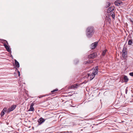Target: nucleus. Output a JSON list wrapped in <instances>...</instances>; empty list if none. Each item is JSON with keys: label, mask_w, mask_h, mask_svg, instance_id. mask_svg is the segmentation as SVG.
<instances>
[{"label": "nucleus", "mask_w": 133, "mask_h": 133, "mask_svg": "<svg viewBox=\"0 0 133 133\" xmlns=\"http://www.w3.org/2000/svg\"><path fill=\"white\" fill-rule=\"evenodd\" d=\"M95 32V30L94 27L90 26L88 27L86 29V35L87 37L91 38Z\"/></svg>", "instance_id": "1"}, {"label": "nucleus", "mask_w": 133, "mask_h": 133, "mask_svg": "<svg viewBox=\"0 0 133 133\" xmlns=\"http://www.w3.org/2000/svg\"><path fill=\"white\" fill-rule=\"evenodd\" d=\"M98 66H96L91 75H90L89 74H88V77H89L90 76V80H92L95 77V75L97 74L98 71Z\"/></svg>", "instance_id": "2"}, {"label": "nucleus", "mask_w": 133, "mask_h": 133, "mask_svg": "<svg viewBox=\"0 0 133 133\" xmlns=\"http://www.w3.org/2000/svg\"><path fill=\"white\" fill-rule=\"evenodd\" d=\"M122 56L124 59H126L127 58V52L125 48H123L122 50Z\"/></svg>", "instance_id": "3"}, {"label": "nucleus", "mask_w": 133, "mask_h": 133, "mask_svg": "<svg viewBox=\"0 0 133 133\" xmlns=\"http://www.w3.org/2000/svg\"><path fill=\"white\" fill-rule=\"evenodd\" d=\"M16 105H12L8 109V111L9 112L12 111H13L16 107Z\"/></svg>", "instance_id": "4"}, {"label": "nucleus", "mask_w": 133, "mask_h": 133, "mask_svg": "<svg viewBox=\"0 0 133 133\" xmlns=\"http://www.w3.org/2000/svg\"><path fill=\"white\" fill-rule=\"evenodd\" d=\"M97 56V55L96 53H95L89 55L88 56V58H93L96 57Z\"/></svg>", "instance_id": "5"}, {"label": "nucleus", "mask_w": 133, "mask_h": 133, "mask_svg": "<svg viewBox=\"0 0 133 133\" xmlns=\"http://www.w3.org/2000/svg\"><path fill=\"white\" fill-rule=\"evenodd\" d=\"M97 44L98 42H97L92 43L90 46V48L92 49H94L97 46Z\"/></svg>", "instance_id": "6"}, {"label": "nucleus", "mask_w": 133, "mask_h": 133, "mask_svg": "<svg viewBox=\"0 0 133 133\" xmlns=\"http://www.w3.org/2000/svg\"><path fill=\"white\" fill-rule=\"evenodd\" d=\"M45 119L42 118H40L38 120V122L39 123V125H40L42 123L44 122L45 121Z\"/></svg>", "instance_id": "7"}, {"label": "nucleus", "mask_w": 133, "mask_h": 133, "mask_svg": "<svg viewBox=\"0 0 133 133\" xmlns=\"http://www.w3.org/2000/svg\"><path fill=\"white\" fill-rule=\"evenodd\" d=\"M114 6H111L108 8L107 10V12L108 13H110L112 12V11L114 10Z\"/></svg>", "instance_id": "8"}, {"label": "nucleus", "mask_w": 133, "mask_h": 133, "mask_svg": "<svg viewBox=\"0 0 133 133\" xmlns=\"http://www.w3.org/2000/svg\"><path fill=\"white\" fill-rule=\"evenodd\" d=\"M115 4L116 6H118L119 5L123 4V3L120 1H117L115 2Z\"/></svg>", "instance_id": "9"}, {"label": "nucleus", "mask_w": 133, "mask_h": 133, "mask_svg": "<svg viewBox=\"0 0 133 133\" xmlns=\"http://www.w3.org/2000/svg\"><path fill=\"white\" fill-rule=\"evenodd\" d=\"M4 46L5 48V49H6V50L8 52H10V50L9 48V47L7 45H6L5 43H4Z\"/></svg>", "instance_id": "10"}, {"label": "nucleus", "mask_w": 133, "mask_h": 133, "mask_svg": "<svg viewBox=\"0 0 133 133\" xmlns=\"http://www.w3.org/2000/svg\"><path fill=\"white\" fill-rule=\"evenodd\" d=\"M15 66L17 68L19 67V64L18 62L16 59L15 60Z\"/></svg>", "instance_id": "11"}, {"label": "nucleus", "mask_w": 133, "mask_h": 133, "mask_svg": "<svg viewBox=\"0 0 133 133\" xmlns=\"http://www.w3.org/2000/svg\"><path fill=\"white\" fill-rule=\"evenodd\" d=\"M107 51V50L106 49H105V50H103V51L102 52V55L103 56H105Z\"/></svg>", "instance_id": "12"}, {"label": "nucleus", "mask_w": 133, "mask_h": 133, "mask_svg": "<svg viewBox=\"0 0 133 133\" xmlns=\"http://www.w3.org/2000/svg\"><path fill=\"white\" fill-rule=\"evenodd\" d=\"M124 81L125 82H127L128 81V79L127 77L126 76H125L124 77Z\"/></svg>", "instance_id": "13"}, {"label": "nucleus", "mask_w": 133, "mask_h": 133, "mask_svg": "<svg viewBox=\"0 0 133 133\" xmlns=\"http://www.w3.org/2000/svg\"><path fill=\"white\" fill-rule=\"evenodd\" d=\"M58 90L56 88L54 90H53L52 91H51V94H55L56 93V92L58 91Z\"/></svg>", "instance_id": "14"}, {"label": "nucleus", "mask_w": 133, "mask_h": 133, "mask_svg": "<svg viewBox=\"0 0 133 133\" xmlns=\"http://www.w3.org/2000/svg\"><path fill=\"white\" fill-rule=\"evenodd\" d=\"M110 15L112 17V18L113 19L115 18V15L114 13L113 12H111Z\"/></svg>", "instance_id": "15"}, {"label": "nucleus", "mask_w": 133, "mask_h": 133, "mask_svg": "<svg viewBox=\"0 0 133 133\" xmlns=\"http://www.w3.org/2000/svg\"><path fill=\"white\" fill-rule=\"evenodd\" d=\"M78 85L76 84H74L73 85L71 86V88L74 89L75 88H77L78 87Z\"/></svg>", "instance_id": "16"}, {"label": "nucleus", "mask_w": 133, "mask_h": 133, "mask_svg": "<svg viewBox=\"0 0 133 133\" xmlns=\"http://www.w3.org/2000/svg\"><path fill=\"white\" fill-rule=\"evenodd\" d=\"M105 21L109 22L111 21V19L109 17H108L106 16L105 18Z\"/></svg>", "instance_id": "17"}, {"label": "nucleus", "mask_w": 133, "mask_h": 133, "mask_svg": "<svg viewBox=\"0 0 133 133\" xmlns=\"http://www.w3.org/2000/svg\"><path fill=\"white\" fill-rule=\"evenodd\" d=\"M85 64H87L88 63H92V61H90V60H88L87 61H85Z\"/></svg>", "instance_id": "18"}, {"label": "nucleus", "mask_w": 133, "mask_h": 133, "mask_svg": "<svg viewBox=\"0 0 133 133\" xmlns=\"http://www.w3.org/2000/svg\"><path fill=\"white\" fill-rule=\"evenodd\" d=\"M132 43V39L129 40L128 42V44L129 45H131Z\"/></svg>", "instance_id": "19"}, {"label": "nucleus", "mask_w": 133, "mask_h": 133, "mask_svg": "<svg viewBox=\"0 0 133 133\" xmlns=\"http://www.w3.org/2000/svg\"><path fill=\"white\" fill-rule=\"evenodd\" d=\"M34 110V109L33 107L30 106V108L29 109V111H33Z\"/></svg>", "instance_id": "20"}, {"label": "nucleus", "mask_w": 133, "mask_h": 133, "mask_svg": "<svg viewBox=\"0 0 133 133\" xmlns=\"http://www.w3.org/2000/svg\"><path fill=\"white\" fill-rule=\"evenodd\" d=\"M4 112H4V111L2 110L1 114V116H3L5 114Z\"/></svg>", "instance_id": "21"}, {"label": "nucleus", "mask_w": 133, "mask_h": 133, "mask_svg": "<svg viewBox=\"0 0 133 133\" xmlns=\"http://www.w3.org/2000/svg\"><path fill=\"white\" fill-rule=\"evenodd\" d=\"M110 5V3L109 2L108 3V5L106 6V8H108Z\"/></svg>", "instance_id": "22"}, {"label": "nucleus", "mask_w": 133, "mask_h": 133, "mask_svg": "<svg viewBox=\"0 0 133 133\" xmlns=\"http://www.w3.org/2000/svg\"><path fill=\"white\" fill-rule=\"evenodd\" d=\"M129 75L132 76H133V72H130L129 73Z\"/></svg>", "instance_id": "23"}, {"label": "nucleus", "mask_w": 133, "mask_h": 133, "mask_svg": "<svg viewBox=\"0 0 133 133\" xmlns=\"http://www.w3.org/2000/svg\"><path fill=\"white\" fill-rule=\"evenodd\" d=\"M3 111H4V112H5L7 110V109L6 108H4L3 110Z\"/></svg>", "instance_id": "24"}, {"label": "nucleus", "mask_w": 133, "mask_h": 133, "mask_svg": "<svg viewBox=\"0 0 133 133\" xmlns=\"http://www.w3.org/2000/svg\"><path fill=\"white\" fill-rule=\"evenodd\" d=\"M18 76H20V72L19 71H18Z\"/></svg>", "instance_id": "25"}, {"label": "nucleus", "mask_w": 133, "mask_h": 133, "mask_svg": "<svg viewBox=\"0 0 133 133\" xmlns=\"http://www.w3.org/2000/svg\"><path fill=\"white\" fill-rule=\"evenodd\" d=\"M34 105V104L33 103H32L31 104L30 106L33 107Z\"/></svg>", "instance_id": "26"}, {"label": "nucleus", "mask_w": 133, "mask_h": 133, "mask_svg": "<svg viewBox=\"0 0 133 133\" xmlns=\"http://www.w3.org/2000/svg\"><path fill=\"white\" fill-rule=\"evenodd\" d=\"M127 91H128V90L127 89H126L125 90V93L126 94H127Z\"/></svg>", "instance_id": "27"}, {"label": "nucleus", "mask_w": 133, "mask_h": 133, "mask_svg": "<svg viewBox=\"0 0 133 133\" xmlns=\"http://www.w3.org/2000/svg\"><path fill=\"white\" fill-rule=\"evenodd\" d=\"M5 42H6V43L7 44H8V42H7V41H5Z\"/></svg>", "instance_id": "28"}]
</instances>
